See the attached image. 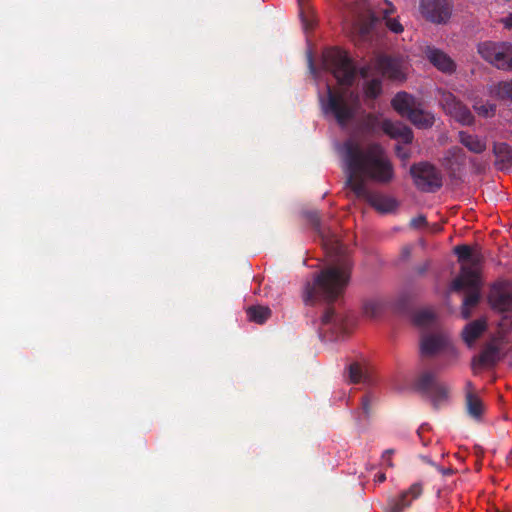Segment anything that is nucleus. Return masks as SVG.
Returning <instances> with one entry per match:
<instances>
[{
    "mask_svg": "<svg viewBox=\"0 0 512 512\" xmlns=\"http://www.w3.org/2000/svg\"><path fill=\"white\" fill-rule=\"evenodd\" d=\"M486 322L484 320H477L466 325L462 332L463 340L468 346H472L475 341L485 331Z\"/></svg>",
    "mask_w": 512,
    "mask_h": 512,
    "instance_id": "nucleus-21",
    "label": "nucleus"
},
{
    "mask_svg": "<svg viewBox=\"0 0 512 512\" xmlns=\"http://www.w3.org/2000/svg\"><path fill=\"white\" fill-rule=\"evenodd\" d=\"M495 152L496 153H503L504 157H506L507 159H510L511 151H510L509 147L506 144H500V145L496 146L495 147Z\"/></svg>",
    "mask_w": 512,
    "mask_h": 512,
    "instance_id": "nucleus-35",
    "label": "nucleus"
},
{
    "mask_svg": "<svg viewBox=\"0 0 512 512\" xmlns=\"http://www.w3.org/2000/svg\"><path fill=\"white\" fill-rule=\"evenodd\" d=\"M359 199L367 201L377 211L381 213H388L396 208V201L390 197H386L380 194L372 193L366 188L365 195H355Z\"/></svg>",
    "mask_w": 512,
    "mask_h": 512,
    "instance_id": "nucleus-16",
    "label": "nucleus"
},
{
    "mask_svg": "<svg viewBox=\"0 0 512 512\" xmlns=\"http://www.w3.org/2000/svg\"><path fill=\"white\" fill-rule=\"evenodd\" d=\"M385 479H386L385 474H384V473H379V474H377V475L375 476V479H374V480H375L376 482L381 483V482H383Z\"/></svg>",
    "mask_w": 512,
    "mask_h": 512,
    "instance_id": "nucleus-38",
    "label": "nucleus"
},
{
    "mask_svg": "<svg viewBox=\"0 0 512 512\" xmlns=\"http://www.w3.org/2000/svg\"><path fill=\"white\" fill-rule=\"evenodd\" d=\"M415 184L423 190H432L441 186L439 172L428 163H420L411 168Z\"/></svg>",
    "mask_w": 512,
    "mask_h": 512,
    "instance_id": "nucleus-10",
    "label": "nucleus"
},
{
    "mask_svg": "<svg viewBox=\"0 0 512 512\" xmlns=\"http://www.w3.org/2000/svg\"><path fill=\"white\" fill-rule=\"evenodd\" d=\"M499 23L508 30H512V12L501 17Z\"/></svg>",
    "mask_w": 512,
    "mask_h": 512,
    "instance_id": "nucleus-34",
    "label": "nucleus"
},
{
    "mask_svg": "<svg viewBox=\"0 0 512 512\" xmlns=\"http://www.w3.org/2000/svg\"><path fill=\"white\" fill-rule=\"evenodd\" d=\"M421 349L424 354L432 355L446 349L454 351L449 337L442 332L426 334L422 337Z\"/></svg>",
    "mask_w": 512,
    "mask_h": 512,
    "instance_id": "nucleus-12",
    "label": "nucleus"
},
{
    "mask_svg": "<svg viewBox=\"0 0 512 512\" xmlns=\"http://www.w3.org/2000/svg\"><path fill=\"white\" fill-rule=\"evenodd\" d=\"M364 94L367 99H374L381 92V81L379 78H370L367 72H363Z\"/></svg>",
    "mask_w": 512,
    "mask_h": 512,
    "instance_id": "nucleus-26",
    "label": "nucleus"
},
{
    "mask_svg": "<svg viewBox=\"0 0 512 512\" xmlns=\"http://www.w3.org/2000/svg\"><path fill=\"white\" fill-rule=\"evenodd\" d=\"M488 93L497 100L512 102V80L491 84L488 87Z\"/></svg>",
    "mask_w": 512,
    "mask_h": 512,
    "instance_id": "nucleus-20",
    "label": "nucleus"
},
{
    "mask_svg": "<svg viewBox=\"0 0 512 512\" xmlns=\"http://www.w3.org/2000/svg\"><path fill=\"white\" fill-rule=\"evenodd\" d=\"M395 13V8L392 4L388 3L387 7L383 9V21L386 27L393 33H401L404 28L397 17L392 15Z\"/></svg>",
    "mask_w": 512,
    "mask_h": 512,
    "instance_id": "nucleus-24",
    "label": "nucleus"
},
{
    "mask_svg": "<svg viewBox=\"0 0 512 512\" xmlns=\"http://www.w3.org/2000/svg\"><path fill=\"white\" fill-rule=\"evenodd\" d=\"M424 221H425V218L421 216V217H419V218L414 219V220L412 221V224H413V226H415V227H419V226H420V224H422Z\"/></svg>",
    "mask_w": 512,
    "mask_h": 512,
    "instance_id": "nucleus-37",
    "label": "nucleus"
},
{
    "mask_svg": "<svg viewBox=\"0 0 512 512\" xmlns=\"http://www.w3.org/2000/svg\"><path fill=\"white\" fill-rule=\"evenodd\" d=\"M380 309H381V305L377 301L371 300V301H367L364 304V313L368 317H375L379 313Z\"/></svg>",
    "mask_w": 512,
    "mask_h": 512,
    "instance_id": "nucleus-33",
    "label": "nucleus"
},
{
    "mask_svg": "<svg viewBox=\"0 0 512 512\" xmlns=\"http://www.w3.org/2000/svg\"><path fill=\"white\" fill-rule=\"evenodd\" d=\"M375 69L392 80L402 81L406 76V63L402 59L380 56L374 64Z\"/></svg>",
    "mask_w": 512,
    "mask_h": 512,
    "instance_id": "nucleus-11",
    "label": "nucleus"
},
{
    "mask_svg": "<svg viewBox=\"0 0 512 512\" xmlns=\"http://www.w3.org/2000/svg\"><path fill=\"white\" fill-rule=\"evenodd\" d=\"M417 385L422 389H431L435 393L439 392L443 397L448 395V389L437 384L435 373L430 370H425L420 374Z\"/></svg>",
    "mask_w": 512,
    "mask_h": 512,
    "instance_id": "nucleus-19",
    "label": "nucleus"
},
{
    "mask_svg": "<svg viewBox=\"0 0 512 512\" xmlns=\"http://www.w3.org/2000/svg\"><path fill=\"white\" fill-rule=\"evenodd\" d=\"M409 120L418 128L426 129L434 124V115L421 108V105L412 112Z\"/></svg>",
    "mask_w": 512,
    "mask_h": 512,
    "instance_id": "nucleus-23",
    "label": "nucleus"
},
{
    "mask_svg": "<svg viewBox=\"0 0 512 512\" xmlns=\"http://www.w3.org/2000/svg\"><path fill=\"white\" fill-rule=\"evenodd\" d=\"M419 11L426 20L443 24L451 17L452 2L451 0H420Z\"/></svg>",
    "mask_w": 512,
    "mask_h": 512,
    "instance_id": "nucleus-8",
    "label": "nucleus"
},
{
    "mask_svg": "<svg viewBox=\"0 0 512 512\" xmlns=\"http://www.w3.org/2000/svg\"><path fill=\"white\" fill-rule=\"evenodd\" d=\"M363 408L366 410V401H363Z\"/></svg>",
    "mask_w": 512,
    "mask_h": 512,
    "instance_id": "nucleus-40",
    "label": "nucleus"
},
{
    "mask_svg": "<svg viewBox=\"0 0 512 512\" xmlns=\"http://www.w3.org/2000/svg\"><path fill=\"white\" fill-rule=\"evenodd\" d=\"M474 111L482 117H492L496 112V105L483 99L475 98L472 100Z\"/></svg>",
    "mask_w": 512,
    "mask_h": 512,
    "instance_id": "nucleus-27",
    "label": "nucleus"
},
{
    "mask_svg": "<svg viewBox=\"0 0 512 512\" xmlns=\"http://www.w3.org/2000/svg\"><path fill=\"white\" fill-rule=\"evenodd\" d=\"M368 369L364 364L353 363L349 368V377L353 383H359L366 378Z\"/></svg>",
    "mask_w": 512,
    "mask_h": 512,
    "instance_id": "nucleus-30",
    "label": "nucleus"
},
{
    "mask_svg": "<svg viewBox=\"0 0 512 512\" xmlns=\"http://www.w3.org/2000/svg\"><path fill=\"white\" fill-rule=\"evenodd\" d=\"M323 65L335 84L327 83L324 91L319 92L321 105L325 113L331 114L340 125H346L360 112L355 66L348 54L337 48L324 53Z\"/></svg>",
    "mask_w": 512,
    "mask_h": 512,
    "instance_id": "nucleus-1",
    "label": "nucleus"
},
{
    "mask_svg": "<svg viewBox=\"0 0 512 512\" xmlns=\"http://www.w3.org/2000/svg\"><path fill=\"white\" fill-rule=\"evenodd\" d=\"M369 70H371V67H368V69H367V70H366V69H364V70L361 72V74L363 75V72H364V71H366V72H367V75L369 76Z\"/></svg>",
    "mask_w": 512,
    "mask_h": 512,
    "instance_id": "nucleus-39",
    "label": "nucleus"
},
{
    "mask_svg": "<svg viewBox=\"0 0 512 512\" xmlns=\"http://www.w3.org/2000/svg\"><path fill=\"white\" fill-rule=\"evenodd\" d=\"M420 104V101L406 92L398 93L392 100L393 108L401 116H405L408 119L410 118L412 112H414L418 106H420Z\"/></svg>",
    "mask_w": 512,
    "mask_h": 512,
    "instance_id": "nucleus-15",
    "label": "nucleus"
},
{
    "mask_svg": "<svg viewBox=\"0 0 512 512\" xmlns=\"http://www.w3.org/2000/svg\"><path fill=\"white\" fill-rule=\"evenodd\" d=\"M460 142L471 152L481 153L486 149V141L479 136L467 132L459 133Z\"/></svg>",
    "mask_w": 512,
    "mask_h": 512,
    "instance_id": "nucleus-22",
    "label": "nucleus"
},
{
    "mask_svg": "<svg viewBox=\"0 0 512 512\" xmlns=\"http://www.w3.org/2000/svg\"><path fill=\"white\" fill-rule=\"evenodd\" d=\"M322 327L323 333L333 332L334 330L340 329L342 325L341 319L335 314L333 309H328L322 316Z\"/></svg>",
    "mask_w": 512,
    "mask_h": 512,
    "instance_id": "nucleus-25",
    "label": "nucleus"
},
{
    "mask_svg": "<svg viewBox=\"0 0 512 512\" xmlns=\"http://www.w3.org/2000/svg\"><path fill=\"white\" fill-rule=\"evenodd\" d=\"M435 321V313L431 308H422L415 312L414 322L421 327L433 324Z\"/></svg>",
    "mask_w": 512,
    "mask_h": 512,
    "instance_id": "nucleus-28",
    "label": "nucleus"
},
{
    "mask_svg": "<svg viewBox=\"0 0 512 512\" xmlns=\"http://www.w3.org/2000/svg\"><path fill=\"white\" fill-rule=\"evenodd\" d=\"M247 314L250 320L261 324L268 319L270 310L269 308L263 306L250 307L247 310Z\"/></svg>",
    "mask_w": 512,
    "mask_h": 512,
    "instance_id": "nucleus-29",
    "label": "nucleus"
},
{
    "mask_svg": "<svg viewBox=\"0 0 512 512\" xmlns=\"http://www.w3.org/2000/svg\"><path fill=\"white\" fill-rule=\"evenodd\" d=\"M439 94V102L447 114L463 125H470L473 123L474 117L470 110L458 101L452 93L445 90H439Z\"/></svg>",
    "mask_w": 512,
    "mask_h": 512,
    "instance_id": "nucleus-9",
    "label": "nucleus"
},
{
    "mask_svg": "<svg viewBox=\"0 0 512 512\" xmlns=\"http://www.w3.org/2000/svg\"><path fill=\"white\" fill-rule=\"evenodd\" d=\"M489 301L492 307L501 314L499 327L502 331L512 329V283L497 282L491 288Z\"/></svg>",
    "mask_w": 512,
    "mask_h": 512,
    "instance_id": "nucleus-5",
    "label": "nucleus"
},
{
    "mask_svg": "<svg viewBox=\"0 0 512 512\" xmlns=\"http://www.w3.org/2000/svg\"><path fill=\"white\" fill-rule=\"evenodd\" d=\"M422 492L420 484H413L409 490L403 493L399 499H392L388 505V512H401L407 507L411 500L417 498Z\"/></svg>",
    "mask_w": 512,
    "mask_h": 512,
    "instance_id": "nucleus-18",
    "label": "nucleus"
},
{
    "mask_svg": "<svg viewBox=\"0 0 512 512\" xmlns=\"http://www.w3.org/2000/svg\"><path fill=\"white\" fill-rule=\"evenodd\" d=\"M455 253L461 264V273L453 282L455 290L466 289L467 295L463 302L462 314L465 318L469 317L470 309L473 308L479 300V264L480 255L469 246H456Z\"/></svg>",
    "mask_w": 512,
    "mask_h": 512,
    "instance_id": "nucleus-4",
    "label": "nucleus"
},
{
    "mask_svg": "<svg viewBox=\"0 0 512 512\" xmlns=\"http://www.w3.org/2000/svg\"><path fill=\"white\" fill-rule=\"evenodd\" d=\"M342 157L347 167V186L354 195H365L367 180L386 184L394 177L392 163L378 144H364L351 137L343 145Z\"/></svg>",
    "mask_w": 512,
    "mask_h": 512,
    "instance_id": "nucleus-2",
    "label": "nucleus"
},
{
    "mask_svg": "<svg viewBox=\"0 0 512 512\" xmlns=\"http://www.w3.org/2000/svg\"><path fill=\"white\" fill-rule=\"evenodd\" d=\"M427 59L432 63L438 70L444 73H452L456 69L454 61L443 51L428 47L425 51Z\"/></svg>",
    "mask_w": 512,
    "mask_h": 512,
    "instance_id": "nucleus-14",
    "label": "nucleus"
},
{
    "mask_svg": "<svg viewBox=\"0 0 512 512\" xmlns=\"http://www.w3.org/2000/svg\"><path fill=\"white\" fill-rule=\"evenodd\" d=\"M501 344L498 340H493L486 346L484 351L473 359L472 369L478 373L481 369L494 365L501 356Z\"/></svg>",
    "mask_w": 512,
    "mask_h": 512,
    "instance_id": "nucleus-13",
    "label": "nucleus"
},
{
    "mask_svg": "<svg viewBox=\"0 0 512 512\" xmlns=\"http://www.w3.org/2000/svg\"><path fill=\"white\" fill-rule=\"evenodd\" d=\"M481 58L499 70L512 71V43L484 41L478 44Z\"/></svg>",
    "mask_w": 512,
    "mask_h": 512,
    "instance_id": "nucleus-6",
    "label": "nucleus"
},
{
    "mask_svg": "<svg viewBox=\"0 0 512 512\" xmlns=\"http://www.w3.org/2000/svg\"><path fill=\"white\" fill-rule=\"evenodd\" d=\"M364 126L371 131H374L378 127H380L384 131V133H386L390 137L406 144L410 143L413 139V134L409 127L401 123L392 122L387 119L380 120L376 115L373 114H368L365 117Z\"/></svg>",
    "mask_w": 512,
    "mask_h": 512,
    "instance_id": "nucleus-7",
    "label": "nucleus"
},
{
    "mask_svg": "<svg viewBox=\"0 0 512 512\" xmlns=\"http://www.w3.org/2000/svg\"><path fill=\"white\" fill-rule=\"evenodd\" d=\"M391 453H392L391 451L384 452V454L382 455V465L387 466V467L392 466V463L390 461Z\"/></svg>",
    "mask_w": 512,
    "mask_h": 512,
    "instance_id": "nucleus-36",
    "label": "nucleus"
},
{
    "mask_svg": "<svg viewBox=\"0 0 512 512\" xmlns=\"http://www.w3.org/2000/svg\"><path fill=\"white\" fill-rule=\"evenodd\" d=\"M299 5L300 16L302 18L305 29L312 27V22L308 19L309 7L306 0H297Z\"/></svg>",
    "mask_w": 512,
    "mask_h": 512,
    "instance_id": "nucleus-32",
    "label": "nucleus"
},
{
    "mask_svg": "<svg viewBox=\"0 0 512 512\" xmlns=\"http://www.w3.org/2000/svg\"><path fill=\"white\" fill-rule=\"evenodd\" d=\"M336 243V254L329 256L324 268L308 282L304 290L306 303L332 302L345 291L351 276V261L346 249Z\"/></svg>",
    "mask_w": 512,
    "mask_h": 512,
    "instance_id": "nucleus-3",
    "label": "nucleus"
},
{
    "mask_svg": "<svg viewBox=\"0 0 512 512\" xmlns=\"http://www.w3.org/2000/svg\"><path fill=\"white\" fill-rule=\"evenodd\" d=\"M465 392L469 415L475 419H479L484 412V405L480 398L479 391L471 382H467Z\"/></svg>",
    "mask_w": 512,
    "mask_h": 512,
    "instance_id": "nucleus-17",
    "label": "nucleus"
},
{
    "mask_svg": "<svg viewBox=\"0 0 512 512\" xmlns=\"http://www.w3.org/2000/svg\"><path fill=\"white\" fill-rule=\"evenodd\" d=\"M319 234H321L322 240H323V247L329 254V256L336 254V243L338 242V245L343 246V244L339 241V239L336 236L326 237L322 234V231H319Z\"/></svg>",
    "mask_w": 512,
    "mask_h": 512,
    "instance_id": "nucleus-31",
    "label": "nucleus"
}]
</instances>
